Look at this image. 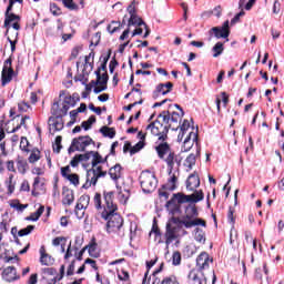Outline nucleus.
Instances as JSON below:
<instances>
[{
    "mask_svg": "<svg viewBox=\"0 0 284 284\" xmlns=\"http://www.w3.org/2000/svg\"><path fill=\"white\" fill-rule=\"evenodd\" d=\"M94 207L98 210L97 219L106 221V232L124 236L123 217L118 214L119 206L114 203V192H104V204H101V195L95 193L93 197Z\"/></svg>",
    "mask_w": 284,
    "mask_h": 284,
    "instance_id": "obj_1",
    "label": "nucleus"
},
{
    "mask_svg": "<svg viewBox=\"0 0 284 284\" xmlns=\"http://www.w3.org/2000/svg\"><path fill=\"white\" fill-rule=\"evenodd\" d=\"M88 155V160L90 156L92 169L87 171V182L83 184V187L88 190V187H92V185H97V182L99 179H103V176H106L108 171L103 170L102 163L108 162V156L103 159L99 152L91 151L89 153H85Z\"/></svg>",
    "mask_w": 284,
    "mask_h": 284,
    "instance_id": "obj_2",
    "label": "nucleus"
},
{
    "mask_svg": "<svg viewBox=\"0 0 284 284\" xmlns=\"http://www.w3.org/2000/svg\"><path fill=\"white\" fill-rule=\"evenodd\" d=\"M155 150L158 156L166 163L169 171L174 172V170H179L181 166V158L170 149L168 142L159 143V145L155 146Z\"/></svg>",
    "mask_w": 284,
    "mask_h": 284,
    "instance_id": "obj_3",
    "label": "nucleus"
},
{
    "mask_svg": "<svg viewBox=\"0 0 284 284\" xmlns=\"http://www.w3.org/2000/svg\"><path fill=\"white\" fill-rule=\"evenodd\" d=\"M199 216V211L196 206L186 207L185 215L182 219L172 217V223H179V225H183L186 230H191V227H207L205 220L196 217Z\"/></svg>",
    "mask_w": 284,
    "mask_h": 284,
    "instance_id": "obj_4",
    "label": "nucleus"
},
{
    "mask_svg": "<svg viewBox=\"0 0 284 284\" xmlns=\"http://www.w3.org/2000/svg\"><path fill=\"white\" fill-rule=\"evenodd\" d=\"M140 183L143 192L150 194V192H154L156 190V185L159 181L154 173L150 171H143L140 175Z\"/></svg>",
    "mask_w": 284,
    "mask_h": 284,
    "instance_id": "obj_5",
    "label": "nucleus"
},
{
    "mask_svg": "<svg viewBox=\"0 0 284 284\" xmlns=\"http://www.w3.org/2000/svg\"><path fill=\"white\" fill-rule=\"evenodd\" d=\"M146 130L153 136H158L160 143H165V139H168V132H170V126L161 123V121H154L146 126Z\"/></svg>",
    "mask_w": 284,
    "mask_h": 284,
    "instance_id": "obj_6",
    "label": "nucleus"
},
{
    "mask_svg": "<svg viewBox=\"0 0 284 284\" xmlns=\"http://www.w3.org/2000/svg\"><path fill=\"white\" fill-rule=\"evenodd\" d=\"M94 141L89 135L79 136L72 140L69 152H85V148L92 145Z\"/></svg>",
    "mask_w": 284,
    "mask_h": 284,
    "instance_id": "obj_7",
    "label": "nucleus"
},
{
    "mask_svg": "<svg viewBox=\"0 0 284 284\" xmlns=\"http://www.w3.org/2000/svg\"><path fill=\"white\" fill-rule=\"evenodd\" d=\"M28 121H30V115H16L9 121V123H12V128L8 126L6 130L8 134H14V132H18V130H21V128H24V130H28Z\"/></svg>",
    "mask_w": 284,
    "mask_h": 284,
    "instance_id": "obj_8",
    "label": "nucleus"
},
{
    "mask_svg": "<svg viewBox=\"0 0 284 284\" xmlns=\"http://www.w3.org/2000/svg\"><path fill=\"white\" fill-rule=\"evenodd\" d=\"M59 97L60 99H63V112H68L70 108H74V105H77V101H79V94L73 93L71 95L65 90L60 91Z\"/></svg>",
    "mask_w": 284,
    "mask_h": 284,
    "instance_id": "obj_9",
    "label": "nucleus"
},
{
    "mask_svg": "<svg viewBox=\"0 0 284 284\" xmlns=\"http://www.w3.org/2000/svg\"><path fill=\"white\" fill-rule=\"evenodd\" d=\"M181 229L179 226L172 225V223L166 224V231H165V243L166 245H171V243H179V239H181V235H179V231Z\"/></svg>",
    "mask_w": 284,
    "mask_h": 284,
    "instance_id": "obj_10",
    "label": "nucleus"
},
{
    "mask_svg": "<svg viewBox=\"0 0 284 284\" xmlns=\"http://www.w3.org/2000/svg\"><path fill=\"white\" fill-rule=\"evenodd\" d=\"M97 74V81H92L91 83L95 85L93 89V92L95 94H101V92H104V90H108V73H103L101 75L100 71L95 72Z\"/></svg>",
    "mask_w": 284,
    "mask_h": 284,
    "instance_id": "obj_11",
    "label": "nucleus"
},
{
    "mask_svg": "<svg viewBox=\"0 0 284 284\" xmlns=\"http://www.w3.org/2000/svg\"><path fill=\"white\" fill-rule=\"evenodd\" d=\"M209 34L214 37L216 39H227L230 37V21H225L222 27H213L210 31Z\"/></svg>",
    "mask_w": 284,
    "mask_h": 284,
    "instance_id": "obj_12",
    "label": "nucleus"
},
{
    "mask_svg": "<svg viewBox=\"0 0 284 284\" xmlns=\"http://www.w3.org/2000/svg\"><path fill=\"white\" fill-rule=\"evenodd\" d=\"M12 77H14V70L12 69V58H9L4 61L2 69V85L10 83L12 81Z\"/></svg>",
    "mask_w": 284,
    "mask_h": 284,
    "instance_id": "obj_13",
    "label": "nucleus"
},
{
    "mask_svg": "<svg viewBox=\"0 0 284 284\" xmlns=\"http://www.w3.org/2000/svg\"><path fill=\"white\" fill-rule=\"evenodd\" d=\"M4 28H7V34H10V23H12L13 30H21V26L19 24L21 18L19 16L14 13H4Z\"/></svg>",
    "mask_w": 284,
    "mask_h": 284,
    "instance_id": "obj_14",
    "label": "nucleus"
},
{
    "mask_svg": "<svg viewBox=\"0 0 284 284\" xmlns=\"http://www.w3.org/2000/svg\"><path fill=\"white\" fill-rule=\"evenodd\" d=\"M1 277L6 281V283H13V281H19V278H21V276L18 275L14 266L6 267L1 273Z\"/></svg>",
    "mask_w": 284,
    "mask_h": 284,
    "instance_id": "obj_15",
    "label": "nucleus"
},
{
    "mask_svg": "<svg viewBox=\"0 0 284 284\" xmlns=\"http://www.w3.org/2000/svg\"><path fill=\"white\" fill-rule=\"evenodd\" d=\"M185 139L183 141L182 151L183 152H190L192 148L194 146V143L199 141V134L195 132L190 131L187 135H184Z\"/></svg>",
    "mask_w": 284,
    "mask_h": 284,
    "instance_id": "obj_16",
    "label": "nucleus"
},
{
    "mask_svg": "<svg viewBox=\"0 0 284 284\" xmlns=\"http://www.w3.org/2000/svg\"><path fill=\"white\" fill-rule=\"evenodd\" d=\"M63 129V116H51L49 118V132L54 134L61 132Z\"/></svg>",
    "mask_w": 284,
    "mask_h": 284,
    "instance_id": "obj_17",
    "label": "nucleus"
},
{
    "mask_svg": "<svg viewBox=\"0 0 284 284\" xmlns=\"http://www.w3.org/2000/svg\"><path fill=\"white\" fill-rule=\"evenodd\" d=\"M61 174L63 179L71 183V185H74L75 187L79 185V174L72 173L70 165L61 168Z\"/></svg>",
    "mask_w": 284,
    "mask_h": 284,
    "instance_id": "obj_18",
    "label": "nucleus"
},
{
    "mask_svg": "<svg viewBox=\"0 0 284 284\" xmlns=\"http://www.w3.org/2000/svg\"><path fill=\"white\" fill-rule=\"evenodd\" d=\"M169 176L170 178L163 185V189L169 192H174V190H176V183H179V171H169Z\"/></svg>",
    "mask_w": 284,
    "mask_h": 284,
    "instance_id": "obj_19",
    "label": "nucleus"
},
{
    "mask_svg": "<svg viewBox=\"0 0 284 284\" xmlns=\"http://www.w3.org/2000/svg\"><path fill=\"white\" fill-rule=\"evenodd\" d=\"M128 26L129 28L132 26H142L145 30V33L143 36L144 39H148V37H150V30L148 29V24H145V22H143V20H141V18H139L136 13L130 17Z\"/></svg>",
    "mask_w": 284,
    "mask_h": 284,
    "instance_id": "obj_20",
    "label": "nucleus"
},
{
    "mask_svg": "<svg viewBox=\"0 0 284 284\" xmlns=\"http://www.w3.org/2000/svg\"><path fill=\"white\" fill-rule=\"evenodd\" d=\"M210 263H212V258H210V254L205 252H202L196 258L199 270H207V267H210Z\"/></svg>",
    "mask_w": 284,
    "mask_h": 284,
    "instance_id": "obj_21",
    "label": "nucleus"
},
{
    "mask_svg": "<svg viewBox=\"0 0 284 284\" xmlns=\"http://www.w3.org/2000/svg\"><path fill=\"white\" fill-rule=\"evenodd\" d=\"M190 132H194V129L190 128V121L184 120L182 125L180 126V133L178 135V141L181 143Z\"/></svg>",
    "mask_w": 284,
    "mask_h": 284,
    "instance_id": "obj_22",
    "label": "nucleus"
},
{
    "mask_svg": "<svg viewBox=\"0 0 284 284\" xmlns=\"http://www.w3.org/2000/svg\"><path fill=\"white\" fill-rule=\"evenodd\" d=\"M74 203V191L63 187L62 189V204L72 205Z\"/></svg>",
    "mask_w": 284,
    "mask_h": 284,
    "instance_id": "obj_23",
    "label": "nucleus"
},
{
    "mask_svg": "<svg viewBox=\"0 0 284 284\" xmlns=\"http://www.w3.org/2000/svg\"><path fill=\"white\" fill-rule=\"evenodd\" d=\"M166 210L174 216V214L181 213V204L172 197L169 202H166Z\"/></svg>",
    "mask_w": 284,
    "mask_h": 284,
    "instance_id": "obj_24",
    "label": "nucleus"
},
{
    "mask_svg": "<svg viewBox=\"0 0 284 284\" xmlns=\"http://www.w3.org/2000/svg\"><path fill=\"white\" fill-rule=\"evenodd\" d=\"M199 185H201V180L199 176L194 173L191 174L186 181V189L190 190V192H194Z\"/></svg>",
    "mask_w": 284,
    "mask_h": 284,
    "instance_id": "obj_25",
    "label": "nucleus"
},
{
    "mask_svg": "<svg viewBox=\"0 0 284 284\" xmlns=\"http://www.w3.org/2000/svg\"><path fill=\"white\" fill-rule=\"evenodd\" d=\"M40 263L45 266L54 265V258L45 253V247L43 246L40 248Z\"/></svg>",
    "mask_w": 284,
    "mask_h": 284,
    "instance_id": "obj_26",
    "label": "nucleus"
},
{
    "mask_svg": "<svg viewBox=\"0 0 284 284\" xmlns=\"http://www.w3.org/2000/svg\"><path fill=\"white\" fill-rule=\"evenodd\" d=\"M189 281L191 284H203V272L197 270H192L189 273Z\"/></svg>",
    "mask_w": 284,
    "mask_h": 284,
    "instance_id": "obj_27",
    "label": "nucleus"
},
{
    "mask_svg": "<svg viewBox=\"0 0 284 284\" xmlns=\"http://www.w3.org/2000/svg\"><path fill=\"white\" fill-rule=\"evenodd\" d=\"M109 176L112 179V181H118L123 176V168H121V164H115L109 170Z\"/></svg>",
    "mask_w": 284,
    "mask_h": 284,
    "instance_id": "obj_28",
    "label": "nucleus"
},
{
    "mask_svg": "<svg viewBox=\"0 0 284 284\" xmlns=\"http://www.w3.org/2000/svg\"><path fill=\"white\" fill-rule=\"evenodd\" d=\"M16 165L20 174H26V172H28V161H26V159L18 156L16 160Z\"/></svg>",
    "mask_w": 284,
    "mask_h": 284,
    "instance_id": "obj_29",
    "label": "nucleus"
},
{
    "mask_svg": "<svg viewBox=\"0 0 284 284\" xmlns=\"http://www.w3.org/2000/svg\"><path fill=\"white\" fill-rule=\"evenodd\" d=\"M172 88H174V84H172V82H166V83H161L156 87L158 92H160V94H170V92H172Z\"/></svg>",
    "mask_w": 284,
    "mask_h": 284,
    "instance_id": "obj_30",
    "label": "nucleus"
},
{
    "mask_svg": "<svg viewBox=\"0 0 284 284\" xmlns=\"http://www.w3.org/2000/svg\"><path fill=\"white\" fill-rule=\"evenodd\" d=\"M173 199L180 204L183 205V203H192V196L185 195L183 193H175L173 194Z\"/></svg>",
    "mask_w": 284,
    "mask_h": 284,
    "instance_id": "obj_31",
    "label": "nucleus"
},
{
    "mask_svg": "<svg viewBox=\"0 0 284 284\" xmlns=\"http://www.w3.org/2000/svg\"><path fill=\"white\" fill-rule=\"evenodd\" d=\"M94 68V53L90 52L88 55L84 58V70H90Z\"/></svg>",
    "mask_w": 284,
    "mask_h": 284,
    "instance_id": "obj_32",
    "label": "nucleus"
},
{
    "mask_svg": "<svg viewBox=\"0 0 284 284\" xmlns=\"http://www.w3.org/2000/svg\"><path fill=\"white\" fill-rule=\"evenodd\" d=\"M51 114H52V116H65V114H68V112L63 111V105L60 109L59 108V102H55V103L52 104Z\"/></svg>",
    "mask_w": 284,
    "mask_h": 284,
    "instance_id": "obj_33",
    "label": "nucleus"
},
{
    "mask_svg": "<svg viewBox=\"0 0 284 284\" xmlns=\"http://www.w3.org/2000/svg\"><path fill=\"white\" fill-rule=\"evenodd\" d=\"M224 50H225V47H224L223 42H216L212 49L214 59L221 57V54H223Z\"/></svg>",
    "mask_w": 284,
    "mask_h": 284,
    "instance_id": "obj_34",
    "label": "nucleus"
},
{
    "mask_svg": "<svg viewBox=\"0 0 284 284\" xmlns=\"http://www.w3.org/2000/svg\"><path fill=\"white\" fill-rule=\"evenodd\" d=\"M52 245L59 247L61 245L62 254L65 253V237L59 236L52 240Z\"/></svg>",
    "mask_w": 284,
    "mask_h": 284,
    "instance_id": "obj_35",
    "label": "nucleus"
},
{
    "mask_svg": "<svg viewBox=\"0 0 284 284\" xmlns=\"http://www.w3.org/2000/svg\"><path fill=\"white\" fill-rule=\"evenodd\" d=\"M185 112H183V110H181V112H175L173 111L170 115V121H171V125L172 123H181V119H183Z\"/></svg>",
    "mask_w": 284,
    "mask_h": 284,
    "instance_id": "obj_36",
    "label": "nucleus"
},
{
    "mask_svg": "<svg viewBox=\"0 0 284 284\" xmlns=\"http://www.w3.org/2000/svg\"><path fill=\"white\" fill-rule=\"evenodd\" d=\"M79 250L77 247H72V242L69 243L68 248L64 254V261H70L74 254H77Z\"/></svg>",
    "mask_w": 284,
    "mask_h": 284,
    "instance_id": "obj_37",
    "label": "nucleus"
},
{
    "mask_svg": "<svg viewBox=\"0 0 284 284\" xmlns=\"http://www.w3.org/2000/svg\"><path fill=\"white\" fill-rule=\"evenodd\" d=\"M19 38V32L13 31L12 36H8V41L11 45V52L13 53L17 50V39Z\"/></svg>",
    "mask_w": 284,
    "mask_h": 284,
    "instance_id": "obj_38",
    "label": "nucleus"
},
{
    "mask_svg": "<svg viewBox=\"0 0 284 284\" xmlns=\"http://www.w3.org/2000/svg\"><path fill=\"white\" fill-rule=\"evenodd\" d=\"M41 160V151L39 149H33L29 156V163H37V161Z\"/></svg>",
    "mask_w": 284,
    "mask_h": 284,
    "instance_id": "obj_39",
    "label": "nucleus"
},
{
    "mask_svg": "<svg viewBox=\"0 0 284 284\" xmlns=\"http://www.w3.org/2000/svg\"><path fill=\"white\" fill-rule=\"evenodd\" d=\"M194 239L197 243H205V232L203 230L196 227L194 230Z\"/></svg>",
    "mask_w": 284,
    "mask_h": 284,
    "instance_id": "obj_40",
    "label": "nucleus"
},
{
    "mask_svg": "<svg viewBox=\"0 0 284 284\" xmlns=\"http://www.w3.org/2000/svg\"><path fill=\"white\" fill-rule=\"evenodd\" d=\"M80 161H88V155L85 154L75 155L70 162L71 168H78Z\"/></svg>",
    "mask_w": 284,
    "mask_h": 284,
    "instance_id": "obj_41",
    "label": "nucleus"
},
{
    "mask_svg": "<svg viewBox=\"0 0 284 284\" xmlns=\"http://www.w3.org/2000/svg\"><path fill=\"white\" fill-rule=\"evenodd\" d=\"M184 165H185V168H187L189 170H192V168H194V165H196V155L190 154V155L185 159Z\"/></svg>",
    "mask_w": 284,
    "mask_h": 284,
    "instance_id": "obj_42",
    "label": "nucleus"
},
{
    "mask_svg": "<svg viewBox=\"0 0 284 284\" xmlns=\"http://www.w3.org/2000/svg\"><path fill=\"white\" fill-rule=\"evenodd\" d=\"M100 132L103 134V136H109V139H114L116 135V132H114V129L108 128V126H102L100 129Z\"/></svg>",
    "mask_w": 284,
    "mask_h": 284,
    "instance_id": "obj_43",
    "label": "nucleus"
},
{
    "mask_svg": "<svg viewBox=\"0 0 284 284\" xmlns=\"http://www.w3.org/2000/svg\"><path fill=\"white\" fill-rule=\"evenodd\" d=\"M14 175H9V179L6 181V186L8 190V194H12L14 192Z\"/></svg>",
    "mask_w": 284,
    "mask_h": 284,
    "instance_id": "obj_44",
    "label": "nucleus"
},
{
    "mask_svg": "<svg viewBox=\"0 0 284 284\" xmlns=\"http://www.w3.org/2000/svg\"><path fill=\"white\" fill-rule=\"evenodd\" d=\"M97 123V118L94 115H91L87 121H83L81 124V128H83V130H90V128H92V124Z\"/></svg>",
    "mask_w": 284,
    "mask_h": 284,
    "instance_id": "obj_45",
    "label": "nucleus"
},
{
    "mask_svg": "<svg viewBox=\"0 0 284 284\" xmlns=\"http://www.w3.org/2000/svg\"><path fill=\"white\" fill-rule=\"evenodd\" d=\"M32 232H34V225H28L27 227L18 231V236H28L29 234H32Z\"/></svg>",
    "mask_w": 284,
    "mask_h": 284,
    "instance_id": "obj_46",
    "label": "nucleus"
},
{
    "mask_svg": "<svg viewBox=\"0 0 284 284\" xmlns=\"http://www.w3.org/2000/svg\"><path fill=\"white\" fill-rule=\"evenodd\" d=\"M159 119H161L162 123H164V125H169V128H172L171 121H170V112H162L159 115Z\"/></svg>",
    "mask_w": 284,
    "mask_h": 284,
    "instance_id": "obj_47",
    "label": "nucleus"
},
{
    "mask_svg": "<svg viewBox=\"0 0 284 284\" xmlns=\"http://www.w3.org/2000/svg\"><path fill=\"white\" fill-rule=\"evenodd\" d=\"M190 196L192 197L191 203H199V201H203L204 199L203 191H195Z\"/></svg>",
    "mask_w": 284,
    "mask_h": 284,
    "instance_id": "obj_48",
    "label": "nucleus"
},
{
    "mask_svg": "<svg viewBox=\"0 0 284 284\" xmlns=\"http://www.w3.org/2000/svg\"><path fill=\"white\" fill-rule=\"evenodd\" d=\"M227 221H229L232 230H234V224L236 223V217L234 216V209H232V207L229 209Z\"/></svg>",
    "mask_w": 284,
    "mask_h": 284,
    "instance_id": "obj_49",
    "label": "nucleus"
},
{
    "mask_svg": "<svg viewBox=\"0 0 284 284\" xmlns=\"http://www.w3.org/2000/svg\"><path fill=\"white\" fill-rule=\"evenodd\" d=\"M62 3L68 10H79V6L74 3V0H62Z\"/></svg>",
    "mask_w": 284,
    "mask_h": 284,
    "instance_id": "obj_50",
    "label": "nucleus"
},
{
    "mask_svg": "<svg viewBox=\"0 0 284 284\" xmlns=\"http://www.w3.org/2000/svg\"><path fill=\"white\" fill-rule=\"evenodd\" d=\"M121 28V22H116V21H112L109 26H108V31L111 34H114V32H116V30Z\"/></svg>",
    "mask_w": 284,
    "mask_h": 284,
    "instance_id": "obj_51",
    "label": "nucleus"
},
{
    "mask_svg": "<svg viewBox=\"0 0 284 284\" xmlns=\"http://www.w3.org/2000/svg\"><path fill=\"white\" fill-rule=\"evenodd\" d=\"M28 145H30L28 138L22 136L20 140V150H22V152H30V150L28 149Z\"/></svg>",
    "mask_w": 284,
    "mask_h": 284,
    "instance_id": "obj_52",
    "label": "nucleus"
},
{
    "mask_svg": "<svg viewBox=\"0 0 284 284\" xmlns=\"http://www.w3.org/2000/svg\"><path fill=\"white\" fill-rule=\"evenodd\" d=\"M152 234H155V239H159V243H161V231L159 230V225L153 224L150 236H152Z\"/></svg>",
    "mask_w": 284,
    "mask_h": 284,
    "instance_id": "obj_53",
    "label": "nucleus"
},
{
    "mask_svg": "<svg viewBox=\"0 0 284 284\" xmlns=\"http://www.w3.org/2000/svg\"><path fill=\"white\" fill-rule=\"evenodd\" d=\"M18 110L19 112H28V110H30V105L28 102L21 101L18 103Z\"/></svg>",
    "mask_w": 284,
    "mask_h": 284,
    "instance_id": "obj_54",
    "label": "nucleus"
},
{
    "mask_svg": "<svg viewBox=\"0 0 284 284\" xmlns=\"http://www.w3.org/2000/svg\"><path fill=\"white\" fill-rule=\"evenodd\" d=\"M161 284H180L179 281L176 280V276L171 275L169 277H165Z\"/></svg>",
    "mask_w": 284,
    "mask_h": 284,
    "instance_id": "obj_55",
    "label": "nucleus"
},
{
    "mask_svg": "<svg viewBox=\"0 0 284 284\" xmlns=\"http://www.w3.org/2000/svg\"><path fill=\"white\" fill-rule=\"evenodd\" d=\"M172 263L174 265H181V253L179 251H175L172 255Z\"/></svg>",
    "mask_w": 284,
    "mask_h": 284,
    "instance_id": "obj_56",
    "label": "nucleus"
},
{
    "mask_svg": "<svg viewBox=\"0 0 284 284\" xmlns=\"http://www.w3.org/2000/svg\"><path fill=\"white\" fill-rule=\"evenodd\" d=\"M144 143H143V141H140V142H138L132 149H131V154H136V152H140V150H143V148H144Z\"/></svg>",
    "mask_w": 284,
    "mask_h": 284,
    "instance_id": "obj_57",
    "label": "nucleus"
},
{
    "mask_svg": "<svg viewBox=\"0 0 284 284\" xmlns=\"http://www.w3.org/2000/svg\"><path fill=\"white\" fill-rule=\"evenodd\" d=\"M10 206L13 207L14 210H18L19 212H23V210L28 207V204H20L19 202H12Z\"/></svg>",
    "mask_w": 284,
    "mask_h": 284,
    "instance_id": "obj_58",
    "label": "nucleus"
},
{
    "mask_svg": "<svg viewBox=\"0 0 284 284\" xmlns=\"http://www.w3.org/2000/svg\"><path fill=\"white\" fill-rule=\"evenodd\" d=\"M118 278L120 281H128L130 278V273H128L126 271H118Z\"/></svg>",
    "mask_w": 284,
    "mask_h": 284,
    "instance_id": "obj_59",
    "label": "nucleus"
},
{
    "mask_svg": "<svg viewBox=\"0 0 284 284\" xmlns=\"http://www.w3.org/2000/svg\"><path fill=\"white\" fill-rule=\"evenodd\" d=\"M128 12L130 14V17H133L134 14H136V1H132L131 4L128 7Z\"/></svg>",
    "mask_w": 284,
    "mask_h": 284,
    "instance_id": "obj_60",
    "label": "nucleus"
},
{
    "mask_svg": "<svg viewBox=\"0 0 284 284\" xmlns=\"http://www.w3.org/2000/svg\"><path fill=\"white\" fill-rule=\"evenodd\" d=\"M169 191L165 190L164 187H162L160 191H159V196L160 199H164V201H168V199H170V193H168Z\"/></svg>",
    "mask_w": 284,
    "mask_h": 284,
    "instance_id": "obj_61",
    "label": "nucleus"
},
{
    "mask_svg": "<svg viewBox=\"0 0 284 284\" xmlns=\"http://www.w3.org/2000/svg\"><path fill=\"white\" fill-rule=\"evenodd\" d=\"M77 263V260H72L70 263L68 271H67V276H72L74 274V265Z\"/></svg>",
    "mask_w": 284,
    "mask_h": 284,
    "instance_id": "obj_62",
    "label": "nucleus"
},
{
    "mask_svg": "<svg viewBox=\"0 0 284 284\" xmlns=\"http://www.w3.org/2000/svg\"><path fill=\"white\" fill-rule=\"evenodd\" d=\"M278 12H281V2L275 0L273 4V14H278Z\"/></svg>",
    "mask_w": 284,
    "mask_h": 284,
    "instance_id": "obj_63",
    "label": "nucleus"
},
{
    "mask_svg": "<svg viewBox=\"0 0 284 284\" xmlns=\"http://www.w3.org/2000/svg\"><path fill=\"white\" fill-rule=\"evenodd\" d=\"M39 278V275L36 274H32L30 277H29V281H28V284H37V281Z\"/></svg>",
    "mask_w": 284,
    "mask_h": 284,
    "instance_id": "obj_64",
    "label": "nucleus"
}]
</instances>
